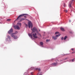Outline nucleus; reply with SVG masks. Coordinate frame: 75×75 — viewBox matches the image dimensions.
Returning a JSON list of instances; mask_svg holds the SVG:
<instances>
[{
  "label": "nucleus",
  "instance_id": "f257e3e1",
  "mask_svg": "<svg viewBox=\"0 0 75 75\" xmlns=\"http://www.w3.org/2000/svg\"><path fill=\"white\" fill-rule=\"evenodd\" d=\"M31 30L32 31L31 33V34H32L33 33H35V31L37 32V33H38V32L37 30V29L35 27H34L33 28H31Z\"/></svg>",
  "mask_w": 75,
  "mask_h": 75
},
{
  "label": "nucleus",
  "instance_id": "f03ea898",
  "mask_svg": "<svg viewBox=\"0 0 75 75\" xmlns=\"http://www.w3.org/2000/svg\"><path fill=\"white\" fill-rule=\"evenodd\" d=\"M28 16V14H23L21 15H19L18 18H17V19L16 20H18L19 18H21L22 16Z\"/></svg>",
  "mask_w": 75,
  "mask_h": 75
},
{
  "label": "nucleus",
  "instance_id": "7ed1b4c3",
  "mask_svg": "<svg viewBox=\"0 0 75 75\" xmlns=\"http://www.w3.org/2000/svg\"><path fill=\"white\" fill-rule=\"evenodd\" d=\"M28 27H29V28H30L31 26V28L33 27V26H32V23H31V22H29L28 23Z\"/></svg>",
  "mask_w": 75,
  "mask_h": 75
},
{
  "label": "nucleus",
  "instance_id": "20e7f679",
  "mask_svg": "<svg viewBox=\"0 0 75 75\" xmlns=\"http://www.w3.org/2000/svg\"><path fill=\"white\" fill-rule=\"evenodd\" d=\"M11 36L12 37H13L14 39H17V36L16 35H13V34H11Z\"/></svg>",
  "mask_w": 75,
  "mask_h": 75
},
{
  "label": "nucleus",
  "instance_id": "39448f33",
  "mask_svg": "<svg viewBox=\"0 0 75 75\" xmlns=\"http://www.w3.org/2000/svg\"><path fill=\"white\" fill-rule=\"evenodd\" d=\"M33 35V37H34L35 38H37L38 37L37 35V33H33L32 35Z\"/></svg>",
  "mask_w": 75,
  "mask_h": 75
},
{
  "label": "nucleus",
  "instance_id": "423d86ee",
  "mask_svg": "<svg viewBox=\"0 0 75 75\" xmlns=\"http://www.w3.org/2000/svg\"><path fill=\"white\" fill-rule=\"evenodd\" d=\"M8 34H11L13 33V28H11L9 31L8 32Z\"/></svg>",
  "mask_w": 75,
  "mask_h": 75
},
{
  "label": "nucleus",
  "instance_id": "0eeeda50",
  "mask_svg": "<svg viewBox=\"0 0 75 75\" xmlns=\"http://www.w3.org/2000/svg\"><path fill=\"white\" fill-rule=\"evenodd\" d=\"M16 27L17 29L18 30H20V27L18 25H16V26H15V28H16Z\"/></svg>",
  "mask_w": 75,
  "mask_h": 75
},
{
  "label": "nucleus",
  "instance_id": "6e6552de",
  "mask_svg": "<svg viewBox=\"0 0 75 75\" xmlns=\"http://www.w3.org/2000/svg\"><path fill=\"white\" fill-rule=\"evenodd\" d=\"M28 35L29 37H31V38H33V36L31 34L28 33Z\"/></svg>",
  "mask_w": 75,
  "mask_h": 75
},
{
  "label": "nucleus",
  "instance_id": "1a4fd4ad",
  "mask_svg": "<svg viewBox=\"0 0 75 75\" xmlns=\"http://www.w3.org/2000/svg\"><path fill=\"white\" fill-rule=\"evenodd\" d=\"M52 38L54 39V40H57V37H55V36H52Z\"/></svg>",
  "mask_w": 75,
  "mask_h": 75
},
{
  "label": "nucleus",
  "instance_id": "9d476101",
  "mask_svg": "<svg viewBox=\"0 0 75 75\" xmlns=\"http://www.w3.org/2000/svg\"><path fill=\"white\" fill-rule=\"evenodd\" d=\"M25 20V18H22L20 20V22H21V21H22V20Z\"/></svg>",
  "mask_w": 75,
  "mask_h": 75
},
{
  "label": "nucleus",
  "instance_id": "9b49d317",
  "mask_svg": "<svg viewBox=\"0 0 75 75\" xmlns=\"http://www.w3.org/2000/svg\"><path fill=\"white\" fill-rule=\"evenodd\" d=\"M17 33H18V32L16 31L15 32V33L11 34H13V35H14V34H17Z\"/></svg>",
  "mask_w": 75,
  "mask_h": 75
},
{
  "label": "nucleus",
  "instance_id": "f8f14e48",
  "mask_svg": "<svg viewBox=\"0 0 75 75\" xmlns=\"http://www.w3.org/2000/svg\"><path fill=\"white\" fill-rule=\"evenodd\" d=\"M60 29L62 31H65V30H64V28H61Z\"/></svg>",
  "mask_w": 75,
  "mask_h": 75
},
{
  "label": "nucleus",
  "instance_id": "ddd939ff",
  "mask_svg": "<svg viewBox=\"0 0 75 75\" xmlns=\"http://www.w3.org/2000/svg\"><path fill=\"white\" fill-rule=\"evenodd\" d=\"M52 65H53L54 66H56L57 64L56 63H54L52 64Z\"/></svg>",
  "mask_w": 75,
  "mask_h": 75
},
{
  "label": "nucleus",
  "instance_id": "4468645a",
  "mask_svg": "<svg viewBox=\"0 0 75 75\" xmlns=\"http://www.w3.org/2000/svg\"><path fill=\"white\" fill-rule=\"evenodd\" d=\"M40 44L41 45H43V42H40Z\"/></svg>",
  "mask_w": 75,
  "mask_h": 75
},
{
  "label": "nucleus",
  "instance_id": "2eb2a0df",
  "mask_svg": "<svg viewBox=\"0 0 75 75\" xmlns=\"http://www.w3.org/2000/svg\"><path fill=\"white\" fill-rule=\"evenodd\" d=\"M67 36H66L64 37V39L65 40H66V39H67Z\"/></svg>",
  "mask_w": 75,
  "mask_h": 75
},
{
  "label": "nucleus",
  "instance_id": "dca6fc26",
  "mask_svg": "<svg viewBox=\"0 0 75 75\" xmlns=\"http://www.w3.org/2000/svg\"><path fill=\"white\" fill-rule=\"evenodd\" d=\"M7 38H8V39H11V37H10V36L8 35L7 36Z\"/></svg>",
  "mask_w": 75,
  "mask_h": 75
},
{
  "label": "nucleus",
  "instance_id": "f3484780",
  "mask_svg": "<svg viewBox=\"0 0 75 75\" xmlns=\"http://www.w3.org/2000/svg\"><path fill=\"white\" fill-rule=\"evenodd\" d=\"M7 21H11V19H8L7 20Z\"/></svg>",
  "mask_w": 75,
  "mask_h": 75
},
{
  "label": "nucleus",
  "instance_id": "a211bd4d",
  "mask_svg": "<svg viewBox=\"0 0 75 75\" xmlns=\"http://www.w3.org/2000/svg\"><path fill=\"white\" fill-rule=\"evenodd\" d=\"M60 35H60V34H59V35H56V37H59V36H60Z\"/></svg>",
  "mask_w": 75,
  "mask_h": 75
},
{
  "label": "nucleus",
  "instance_id": "6ab92c4d",
  "mask_svg": "<svg viewBox=\"0 0 75 75\" xmlns=\"http://www.w3.org/2000/svg\"><path fill=\"white\" fill-rule=\"evenodd\" d=\"M64 11L66 13H67V12H68V11H67V10H64Z\"/></svg>",
  "mask_w": 75,
  "mask_h": 75
},
{
  "label": "nucleus",
  "instance_id": "aec40b11",
  "mask_svg": "<svg viewBox=\"0 0 75 75\" xmlns=\"http://www.w3.org/2000/svg\"><path fill=\"white\" fill-rule=\"evenodd\" d=\"M58 33H59V32H56L55 33V34H58Z\"/></svg>",
  "mask_w": 75,
  "mask_h": 75
},
{
  "label": "nucleus",
  "instance_id": "412c9836",
  "mask_svg": "<svg viewBox=\"0 0 75 75\" xmlns=\"http://www.w3.org/2000/svg\"><path fill=\"white\" fill-rule=\"evenodd\" d=\"M19 24L20 27H21V23H20Z\"/></svg>",
  "mask_w": 75,
  "mask_h": 75
},
{
  "label": "nucleus",
  "instance_id": "4be33fe9",
  "mask_svg": "<svg viewBox=\"0 0 75 75\" xmlns=\"http://www.w3.org/2000/svg\"><path fill=\"white\" fill-rule=\"evenodd\" d=\"M50 41V40H46V42H48V41Z\"/></svg>",
  "mask_w": 75,
  "mask_h": 75
},
{
  "label": "nucleus",
  "instance_id": "5701e85b",
  "mask_svg": "<svg viewBox=\"0 0 75 75\" xmlns=\"http://www.w3.org/2000/svg\"><path fill=\"white\" fill-rule=\"evenodd\" d=\"M74 59H73L72 60V62H74Z\"/></svg>",
  "mask_w": 75,
  "mask_h": 75
},
{
  "label": "nucleus",
  "instance_id": "b1692460",
  "mask_svg": "<svg viewBox=\"0 0 75 75\" xmlns=\"http://www.w3.org/2000/svg\"><path fill=\"white\" fill-rule=\"evenodd\" d=\"M34 69V68L33 67H31V69Z\"/></svg>",
  "mask_w": 75,
  "mask_h": 75
},
{
  "label": "nucleus",
  "instance_id": "393cba45",
  "mask_svg": "<svg viewBox=\"0 0 75 75\" xmlns=\"http://www.w3.org/2000/svg\"><path fill=\"white\" fill-rule=\"evenodd\" d=\"M37 34H38L39 35H40V36H41V34H40V33H39L38 32V33H37Z\"/></svg>",
  "mask_w": 75,
  "mask_h": 75
},
{
  "label": "nucleus",
  "instance_id": "a878e982",
  "mask_svg": "<svg viewBox=\"0 0 75 75\" xmlns=\"http://www.w3.org/2000/svg\"><path fill=\"white\" fill-rule=\"evenodd\" d=\"M63 39H64V38L63 37H62L61 38V40H63Z\"/></svg>",
  "mask_w": 75,
  "mask_h": 75
},
{
  "label": "nucleus",
  "instance_id": "bb28decb",
  "mask_svg": "<svg viewBox=\"0 0 75 75\" xmlns=\"http://www.w3.org/2000/svg\"><path fill=\"white\" fill-rule=\"evenodd\" d=\"M71 50H72V51H74V49L73 48L71 49Z\"/></svg>",
  "mask_w": 75,
  "mask_h": 75
},
{
  "label": "nucleus",
  "instance_id": "cd10ccee",
  "mask_svg": "<svg viewBox=\"0 0 75 75\" xmlns=\"http://www.w3.org/2000/svg\"><path fill=\"white\" fill-rule=\"evenodd\" d=\"M38 71H40L41 70L40 69H38Z\"/></svg>",
  "mask_w": 75,
  "mask_h": 75
},
{
  "label": "nucleus",
  "instance_id": "c85d7f7f",
  "mask_svg": "<svg viewBox=\"0 0 75 75\" xmlns=\"http://www.w3.org/2000/svg\"><path fill=\"white\" fill-rule=\"evenodd\" d=\"M69 7H71V4H70V5H69Z\"/></svg>",
  "mask_w": 75,
  "mask_h": 75
},
{
  "label": "nucleus",
  "instance_id": "c756f323",
  "mask_svg": "<svg viewBox=\"0 0 75 75\" xmlns=\"http://www.w3.org/2000/svg\"><path fill=\"white\" fill-rule=\"evenodd\" d=\"M24 17L25 18H26L27 17V16H24Z\"/></svg>",
  "mask_w": 75,
  "mask_h": 75
},
{
  "label": "nucleus",
  "instance_id": "7c9ffc66",
  "mask_svg": "<svg viewBox=\"0 0 75 75\" xmlns=\"http://www.w3.org/2000/svg\"><path fill=\"white\" fill-rule=\"evenodd\" d=\"M35 69L36 70H38V68H36Z\"/></svg>",
  "mask_w": 75,
  "mask_h": 75
},
{
  "label": "nucleus",
  "instance_id": "2f4dec72",
  "mask_svg": "<svg viewBox=\"0 0 75 75\" xmlns=\"http://www.w3.org/2000/svg\"><path fill=\"white\" fill-rule=\"evenodd\" d=\"M25 25L26 26H27V24H25Z\"/></svg>",
  "mask_w": 75,
  "mask_h": 75
},
{
  "label": "nucleus",
  "instance_id": "473e14b6",
  "mask_svg": "<svg viewBox=\"0 0 75 75\" xmlns=\"http://www.w3.org/2000/svg\"><path fill=\"white\" fill-rule=\"evenodd\" d=\"M19 24V23H17V24Z\"/></svg>",
  "mask_w": 75,
  "mask_h": 75
},
{
  "label": "nucleus",
  "instance_id": "72a5a7b5",
  "mask_svg": "<svg viewBox=\"0 0 75 75\" xmlns=\"http://www.w3.org/2000/svg\"><path fill=\"white\" fill-rule=\"evenodd\" d=\"M33 72L31 73L32 75H33Z\"/></svg>",
  "mask_w": 75,
  "mask_h": 75
},
{
  "label": "nucleus",
  "instance_id": "f704fd0d",
  "mask_svg": "<svg viewBox=\"0 0 75 75\" xmlns=\"http://www.w3.org/2000/svg\"><path fill=\"white\" fill-rule=\"evenodd\" d=\"M39 30V31H40V30Z\"/></svg>",
  "mask_w": 75,
  "mask_h": 75
},
{
  "label": "nucleus",
  "instance_id": "c9c22d12",
  "mask_svg": "<svg viewBox=\"0 0 75 75\" xmlns=\"http://www.w3.org/2000/svg\"><path fill=\"white\" fill-rule=\"evenodd\" d=\"M64 7H65V5H64Z\"/></svg>",
  "mask_w": 75,
  "mask_h": 75
},
{
  "label": "nucleus",
  "instance_id": "e433bc0d",
  "mask_svg": "<svg viewBox=\"0 0 75 75\" xmlns=\"http://www.w3.org/2000/svg\"><path fill=\"white\" fill-rule=\"evenodd\" d=\"M74 0H72V1H74Z\"/></svg>",
  "mask_w": 75,
  "mask_h": 75
},
{
  "label": "nucleus",
  "instance_id": "4c0bfd02",
  "mask_svg": "<svg viewBox=\"0 0 75 75\" xmlns=\"http://www.w3.org/2000/svg\"><path fill=\"white\" fill-rule=\"evenodd\" d=\"M74 53V52H72V53Z\"/></svg>",
  "mask_w": 75,
  "mask_h": 75
}]
</instances>
